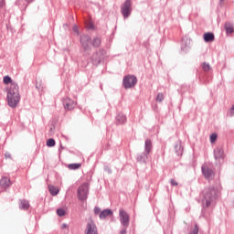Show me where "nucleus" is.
<instances>
[{
	"instance_id": "nucleus-3",
	"label": "nucleus",
	"mask_w": 234,
	"mask_h": 234,
	"mask_svg": "<svg viewBox=\"0 0 234 234\" xmlns=\"http://www.w3.org/2000/svg\"><path fill=\"white\" fill-rule=\"evenodd\" d=\"M79 200H85L89 197V184L84 183L79 186L77 191Z\"/></svg>"
},
{
	"instance_id": "nucleus-6",
	"label": "nucleus",
	"mask_w": 234,
	"mask_h": 234,
	"mask_svg": "<svg viewBox=\"0 0 234 234\" xmlns=\"http://www.w3.org/2000/svg\"><path fill=\"white\" fill-rule=\"evenodd\" d=\"M202 174L207 178V180H211L215 176V173L207 165L202 166Z\"/></svg>"
},
{
	"instance_id": "nucleus-1",
	"label": "nucleus",
	"mask_w": 234,
	"mask_h": 234,
	"mask_svg": "<svg viewBox=\"0 0 234 234\" xmlns=\"http://www.w3.org/2000/svg\"><path fill=\"white\" fill-rule=\"evenodd\" d=\"M3 82L6 86V92H7V103L9 107L13 109L19 105V101H21V95L19 94V85L16 83L10 78V76H5L3 79Z\"/></svg>"
},
{
	"instance_id": "nucleus-31",
	"label": "nucleus",
	"mask_w": 234,
	"mask_h": 234,
	"mask_svg": "<svg viewBox=\"0 0 234 234\" xmlns=\"http://www.w3.org/2000/svg\"><path fill=\"white\" fill-rule=\"evenodd\" d=\"M100 211H101L100 207H95L94 208L95 215H98V213H100Z\"/></svg>"
},
{
	"instance_id": "nucleus-30",
	"label": "nucleus",
	"mask_w": 234,
	"mask_h": 234,
	"mask_svg": "<svg viewBox=\"0 0 234 234\" xmlns=\"http://www.w3.org/2000/svg\"><path fill=\"white\" fill-rule=\"evenodd\" d=\"M6 3L5 2V0H0V8H3L4 6H5Z\"/></svg>"
},
{
	"instance_id": "nucleus-12",
	"label": "nucleus",
	"mask_w": 234,
	"mask_h": 234,
	"mask_svg": "<svg viewBox=\"0 0 234 234\" xmlns=\"http://www.w3.org/2000/svg\"><path fill=\"white\" fill-rule=\"evenodd\" d=\"M203 39L206 43H212V41H215V35L213 33H205L203 35Z\"/></svg>"
},
{
	"instance_id": "nucleus-24",
	"label": "nucleus",
	"mask_w": 234,
	"mask_h": 234,
	"mask_svg": "<svg viewBox=\"0 0 234 234\" xmlns=\"http://www.w3.org/2000/svg\"><path fill=\"white\" fill-rule=\"evenodd\" d=\"M65 209H63V208H58V210H57V215H58V217H65Z\"/></svg>"
},
{
	"instance_id": "nucleus-26",
	"label": "nucleus",
	"mask_w": 234,
	"mask_h": 234,
	"mask_svg": "<svg viewBox=\"0 0 234 234\" xmlns=\"http://www.w3.org/2000/svg\"><path fill=\"white\" fill-rule=\"evenodd\" d=\"M216 141H217V134L216 133H212L210 135V142H211V144H213Z\"/></svg>"
},
{
	"instance_id": "nucleus-11",
	"label": "nucleus",
	"mask_w": 234,
	"mask_h": 234,
	"mask_svg": "<svg viewBox=\"0 0 234 234\" xmlns=\"http://www.w3.org/2000/svg\"><path fill=\"white\" fill-rule=\"evenodd\" d=\"M30 208V203L28 200L21 199L19 203V209H22L23 211H27V209Z\"/></svg>"
},
{
	"instance_id": "nucleus-27",
	"label": "nucleus",
	"mask_w": 234,
	"mask_h": 234,
	"mask_svg": "<svg viewBox=\"0 0 234 234\" xmlns=\"http://www.w3.org/2000/svg\"><path fill=\"white\" fill-rule=\"evenodd\" d=\"M87 28L91 29L94 28V24L90 21L87 22L86 24Z\"/></svg>"
},
{
	"instance_id": "nucleus-19",
	"label": "nucleus",
	"mask_w": 234,
	"mask_h": 234,
	"mask_svg": "<svg viewBox=\"0 0 234 234\" xmlns=\"http://www.w3.org/2000/svg\"><path fill=\"white\" fill-rule=\"evenodd\" d=\"M202 69H203L204 72H209L211 69V66L209 65V63L204 62L202 64Z\"/></svg>"
},
{
	"instance_id": "nucleus-37",
	"label": "nucleus",
	"mask_w": 234,
	"mask_h": 234,
	"mask_svg": "<svg viewBox=\"0 0 234 234\" xmlns=\"http://www.w3.org/2000/svg\"><path fill=\"white\" fill-rule=\"evenodd\" d=\"M220 1H224V0H220Z\"/></svg>"
},
{
	"instance_id": "nucleus-25",
	"label": "nucleus",
	"mask_w": 234,
	"mask_h": 234,
	"mask_svg": "<svg viewBox=\"0 0 234 234\" xmlns=\"http://www.w3.org/2000/svg\"><path fill=\"white\" fill-rule=\"evenodd\" d=\"M156 101H159V102L164 101V93H158L157 94Z\"/></svg>"
},
{
	"instance_id": "nucleus-28",
	"label": "nucleus",
	"mask_w": 234,
	"mask_h": 234,
	"mask_svg": "<svg viewBox=\"0 0 234 234\" xmlns=\"http://www.w3.org/2000/svg\"><path fill=\"white\" fill-rule=\"evenodd\" d=\"M190 234H198V226H195Z\"/></svg>"
},
{
	"instance_id": "nucleus-7",
	"label": "nucleus",
	"mask_w": 234,
	"mask_h": 234,
	"mask_svg": "<svg viewBox=\"0 0 234 234\" xmlns=\"http://www.w3.org/2000/svg\"><path fill=\"white\" fill-rule=\"evenodd\" d=\"M120 220L122 226L126 228V226H129V214L125 212V210L122 209L119 212Z\"/></svg>"
},
{
	"instance_id": "nucleus-36",
	"label": "nucleus",
	"mask_w": 234,
	"mask_h": 234,
	"mask_svg": "<svg viewBox=\"0 0 234 234\" xmlns=\"http://www.w3.org/2000/svg\"><path fill=\"white\" fill-rule=\"evenodd\" d=\"M121 233H122V234H125V230H122Z\"/></svg>"
},
{
	"instance_id": "nucleus-13",
	"label": "nucleus",
	"mask_w": 234,
	"mask_h": 234,
	"mask_svg": "<svg viewBox=\"0 0 234 234\" xmlns=\"http://www.w3.org/2000/svg\"><path fill=\"white\" fill-rule=\"evenodd\" d=\"M0 186L1 187H4V189H6L9 186H12V183L10 182V178L8 177H2L0 180Z\"/></svg>"
},
{
	"instance_id": "nucleus-2",
	"label": "nucleus",
	"mask_w": 234,
	"mask_h": 234,
	"mask_svg": "<svg viewBox=\"0 0 234 234\" xmlns=\"http://www.w3.org/2000/svg\"><path fill=\"white\" fill-rule=\"evenodd\" d=\"M217 198V190L213 187L206 188L201 197V202L203 204V207H209L213 200Z\"/></svg>"
},
{
	"instance_id": "nucleus-17",
	"label": "nucleus",
	"mask_w": 234,
	"mask_h": 234,
	"mask_svg": "<svg viewBox=\"0 0 234 234\" xmlns=\"http://www.w3.org/2000/svg\"><path fill=\"white\" fill-rule=\"evenodd\" d=\"M109 215H112V210L111 209H105L100 214V218H107Z\"/></svg>"
},
{
	"instance_id": "nucleus-8",
	"label": "nucleus",
	"mask_w": 234,
	"mask_h": 234,
	"mask_svg": "<svg viewBox=\"0 0 234 234\" xmlns=\"http://www.w3.org/2000/svg\"><path fill=\"white\" fill-rule=\"evenodd\" d=\"M86 234H98V228L94 221L88 222L86 226Z\"/></svg>"
},
{
	"instance_id": "nucleus-22",
	"label": "nucleus",
	"mask_w": 234,
	"mask_h": 234,
	"mask_svg": "<svg viewBox=\"0 0 234 234\" xmlns=\"http://www.w3.org/2000/svg\"><path fill=\"white\" fill-rule=\"evenodd\" d=\"M125 120V115L123 114H119L117 116V122H119V123H124Z\"/></svg>"
},
{
	"instance_id": "nucleus-20",
	"label": "nucleus",
	"mask_w": 234,
	"mask_h": 234,
	"mask_svg": "<svg viewBox=\"0 0 234 234\" xmlns=\"http://www.w3.org/2000/svg\"><path fill=\"white\" fill-rule=\"evenodd\" d=\"M81 167V164H70L69 165V169L74 170V169H80Z\"/></svg>"
},
{
	"instance_id": "nucleus-29",
	"label": "nucleus",
	"mask_w": 234,
	"mask_h": 234,
	"mask_svg": "<svg viewBox=\"0 0 234 234\" xmlns=\"http://www.w3.org/2000/svg\"><path fill=\"white\" fill-rule=\"evenodd\" d=\"M171 186H178V183L175 179L170 180Z\"/></svg>"
},
{
	"instance_id": "nucleus-21",
	"label": "nucleus",
	"mask_w": 234,
	"mask_h": 234,
	"mask_svg": "<svg viewBox=\"0 0 234 234\" xmlns=\"http://www.w3.org/2000/svg\"><path fill=\"white\" fill-rule=\"evenodd\" d=\"M93 47H100L101 45V39L95 37L92 42Z\"/></svg>"
},
{
	"instance_id": "nucleus-15",
	"label": "nucleus",
	"mask_w": 234,
	"mask_h": 234,
	"mask_svg": "<svg viewBox=\"0 0 234 234\" xmlns=\"http://www.w3.org/2000/svg\"><path fill=\"white\" fill-rule=\"evenodd\" d=\"M151 149H153V143H151V140L145 141V154H149L151 153Z\"/></svg>"
},
{
	"instance_id": "nucleus-14",
	"label": "nucleus",
	"mask_w": 234,
	"mask_h": 234,
	"mask_svg": "<svg viewBox=\"0 0 234 234\" xmlns=\"http://www.w3.org/2000/svg\"><path fill=\"white\" fill-rule=\"evenodd\" d=\"M216 160H220V158H224V150L222 148H217L214 151Z\"/></svg>"
},
{
	"instance_id": "nucleus-4",
	"label": "nucleus",
	"mask_w": 234,
	"mask_h": 234,
	"mask_svg": "<svg viewBox=\"0 0 234 234\" xmlns=\"http://www.w3.org/2000/svg\"><path fill=\"white\" fill-rule=\"evenodd\" d=\"M138 80L134 76L127 75L123 79V85L125 89H132V87H134L136 85Z\"/></svg>"
},
{
	"instance_id": "nucleus-10",
	"label": "nucleus",
	"mask_w": 234,
	"mask_h": 234,
	"mask_svg": "<svg viewBox=\"0 0 234 234\" xmlns=\"http://www.w3.org/2000/svg\"><path fill=\"white\" fill-rule=\"evenodd\" d=\"M80 43L84 48V50H89V47H90V37L89 36H82L80 37Z\"/></svg>"
},
{
	"instance_id": "nucleus-35",
	"label": "nucleus",
	"mask_w": 234,
	"mask_h": 234,
	"mask_svg": "<svg viewBox=\"0 0 234 234\" xmlns=\"http://www.w3.org/2000/svg\"><path fill=\"white\" fill-rule=\"evenodd\" d=\"M27 3H32L34 0H25Z\"/></svg>"
},
{
	"instance_id": "nucleus-16",
	"label": "nucleus",
	"mask_w": 234,
	"mask_h": 234,
	"mask_svg": "<svg viewBox=\"0 0 234 234\" xmlns=\"http://www.w3.org/2000/svg\"><path fill=\"white\" fill-rule=\"evenodd\" d=\"M48 189H49V193H50V195H52V197H56V195H58V193H59V188H58L54 186H49Z\"/></svg>"
},
{
	"instance_id": "nucleus-9",
	"label": "nucleus",
	"mask_w": 234,
	"mask_h": 234,
	"mask_svg": "<svg viewBox=\"0 0 234 234\" xmlns=\"http://www.w3.org/2000/svg\"><path fill=\"white\" fill-rule=\"evenodd\" d=\"M63 105L64 109H67V111H72V109L76 107V102H74V101L70 100L69 98H66L63 100Z\"/></svg>"
},
{
	"instance_id": "nucleus-33",
	"label": "nucleus",
	"mask_w": 234,
	"mask_h": 234,
	"mask_svg": "<svg viewBox=\"0 0 234 234\" xmlns=\"http://www.w3.org/2000/svg\"><path fill=\"white\" fill-rule=\"evenodd\" d=\"M230 114H231V116H233V114H234V106H232V107L230 108Z\"/></svg>"
},
{
	"instance_id": "nucleus-32",
	"label": "nucleus",
	"mask_w": 234,
	"mask_h": 234,
	"mask_svg": "<svg viewBox=\"0 0 234 234\" xmlns=\"http://www.w3.org/2000/svg\"><path fill=\"white\" fill-rule=\"evenodd\" d=\"M72 30L78 34V26H73Z\"/></svg>"
},
{
	"instance_id": "nucleus-18",
	"label": "nucleus",
	"mask_w": 234,
	"mask_h": 234,
	"mask_svg": "<svg viewBox=\"0 0 234 234\" xmlns=\"http://www.w3.org/2000/svg\"><path fill=\"white\" fill-rule=\"evenodd\" d=\"M225 30H226L227 34L234 33L233 26L231 25V23L225 24Z\"/></svg>"
},
{
	"instance_id": "nucleus-5",
	"label": "nucleus",
	"mask_w": 234,
	"mask_h": 234,
	"mask_svg": "<svg viewBox=\"0 0 234 234\" xmlns=\"http://www.w3.org/2000/svg\"><path fill=\"white\" fill-rule=\"evenodd\" d=\"M132 8H131V0H126L122 7V14L125 19L131 16Z\"/></svg>"
},
{
	"instance_id": "nucleus-23",
	"label": "nucleus",
	"mask_w": 234,
	"mask_h": 234,
	"mask_svg": "<svg viewBox=\"0 0 234 234\" xmlns=\"http://www.w3.org/2000/svg\"><path fill=\"white\" fill-rule=\"evenodd\" d=\"M48 147H54L56 145V141L54 139H48L47 141Z\"/></svg>"
},
{
	"instance_id": "nucleus-34",
	"label": "nucleus",
	"mask_w": 234,
	"mask_h": 234,
	"mask_svg": "<svg viewBox=\"0 0 234 234\" xmlns=\"http://www.w3.org/2000/svg\"><path fill=\"white\" fill-rule=\"evenodd\" d=\"M65 228H67V224L62 225V229H65Z\"/></svg>"
}]
</instances>
